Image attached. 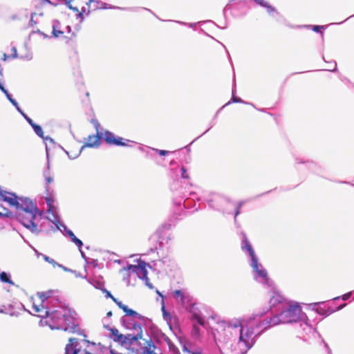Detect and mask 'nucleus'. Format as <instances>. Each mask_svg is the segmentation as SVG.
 <instances>
[{
  "mask_svg": "<svg viewBox=\"0 0 354 354\" xmlns=\"http://www.w3.org/2000/svg\"><path fill=\"white\" fill-rule=\"evenodd\" d=\"M119 308H121V309H122V310H124V312H125V313H126V312L127 311V310L129 309L128 306H126V305H124V304H122V305H121Z\"/></svg>",
  "mask_w": 354,
  "mask_h": 354,
  "instance_id": "nucleus-54",
  "label": "nucleus"
},
{
  "mask_svg": "<svg viewBox=\"0 0 354 354\" xmlns=\"http://www.w3.org/2000/svg\"><path fill=\"white\" fill-rule=\"evenodd\" d=\"M41 257L44 259L45 261L51 264L54 268L57 266H61V264L58 263L53 259L46 256V254H41Z\"/></svg>",
  "mask_w": 354,
  "mask_h": 354,
  "instance_id": "nucleus-32",
  "label": "nucleus"
},
{
  "mask_svg": "<svg viewBox=\"0 0 354 354\" xmlns=\"http://www.w3.org/2000/svg\"><path fill=\"white\" fill-rule=\"evenodd\" d=\"M122 322L124 325L126 326V328L129 329H135L138 330L140 333L142 332V329L140 326L135 322H131V320H129V318L127 317H122Z\"/></svg>",
  "mask_w": 354,
  "mask_h": 354,
  "instance_id": "nucleus-24",
  "label": "nucleus"
},
{
  "mask_svg": "<svg viewBox=\"0 0 354 354\" xmlns=\"http://www.w3.org/2000/svg\"><path fill=\"white\" fill-rule=\"evenodd\" d=\"M35 254L37 256V257H41V253L39 252L38 251L35 250Z\"/></svg>",
  "mask_w": 354,
  "mask_h": 354,
  "instance_id": "nucleus-63",
  "label": "nucleus"
},
{
  "mask_svg": "<svg viewBox=\"0 0 354 354\" xmlns=\"http://www.w3.org/2000/svg\"><path fill=\"white\" fill-rule=\"evenodd\" d=\"M12 58H17V49L15 47H12Z\"/></svg>",
  "mask_w": 354,
  "mask_h": 354,
  "instance_id": "nucleus-51",
  "label": "nucleus"
},
{
  "mask_svg": "<svg viewBox=\"0 0 354 354\" xmlns=\"http://www.w3.org/2000/svg\"><path fill=\"white\" fill-rule=\"evenodd\" d=\"M234 93H235V86L232 88V97L231 100L229 101L227 103H226L223 106V107L229 105L232 102H240V103L243 102L241 98L234 97Z\"/></svg>",
  "mask_w": 354,
  "mask_h": 354,
  "instance_id": "nucleus-36",
  "label": "nucleus"
},
{
  "mask_svg": "<svg viewBox=\"0 0 354 354\" xmlns=\"http://www.w3.org/2000/svg\"><path fill=\"white\" fill-rule=\"evenodd\" d=\"M99 345L86 339L70 338L64 354H99Z\"/></svg>",
  "mask_w": 354,
  "mask_h": 354,
  "instance_id": "nucleus-6",
  "label": "nucleus"
},
{
  "mask_svg": "<svg viewBox=\"0 0 354 354\" xmlns=\"http://www.w3.org/2000/svg\"><path fill=\"white\" fill-rule=\"evenodd\" d=\"M131 317L132 318H136L138 319H141L142 317L138 314L137 312L134 311L132 309L129 308L127 311L126 312V316L125 317Z\"/></svg>",
  "mask_w": 354,
  "mask_h": 354,
  "instance_id": "nucleus-30",
  "label": "nucleus"
},
{
  "mask_svg": "<svg viewBox=\"0 0 354 354\" xmlns=\"http://www.w3.org/2000/svg\"><path fill=\"white\" fill-rule=\"evenodd\" d=\"M26 198V197H18L15 194L12 192L0 190V202H6L10 207H15L16 210Z\"/></svg>",
  "mask_w": 354,
  "mask_h": 354,
  "instance_id": "nucleus-11",
  "label": "nucleus"
},
{
  "mask_svg": "<svg viewBox=\"0 0 354 354\" xmlns=\"http://www.w3.org/2000/svg\"><path fill=\"white\" fill-rule=\"evenodd\" d=\"M6 310L8 312H16L14 310L12 305L8 306V307L6 308Z\"/></svg>",
  "mask_w": 354,
  "mask_h": 354,
  "instance_id": "nucleus-52",
  "label": "nucleus"
},
{
  "mask_svg": "<svg viewBox=\"0 0 354 354\" xmlns=\"http://www.w3.org/2000/svg\"><path fill=\"white\" fill-rule=\"evenodd\" d=\"M119 308H121V309H122V310H124V312H125V313H126V312L127 311V310L129 309L128 306H126V305H124V304H122V305H121Z\"/></svg>",
  "mask_w": 354,
  "mask_h": 354,
  "instance_id": "nucleus-55",
  "label": "nucleus"
},
{
  "mask_svg": "<svg viewBox=\"0 0 354 354\" xmlns=\"http://www.w3.org/2000/svg\"><path fill=\"white\" fill-rule=\"evenodd\" d=\"M171 261L169 256H165L160 259L152 261V263L155 269L164 270L171 266Z\"/></svg>",
  "mask_w": 354,
  "mask_h": 354,
  "instance_id": "nucleus-19",
  "label": "nucleus"
},
{
  "mask_svg": "<svg viewBox=\"0 0 354 354\" xmlns=\"http://www.w3.org/2000/svg\"><path fill=\"white\" fill-rule=\"evenodd\" d=\"M96 8H97L98 7H96ZM100 8H104V9H120V10H127L128 9V8H122L120 7L109 6L108 4H106L105 3H102L101 6Z\"/></svg>",
  "mask_w": 354,
  "mask_h": 354,
  "instance_id": "nucleus-39",
  "label": "nucleus"
},
{
  "mask_svg": "<svg viewBox=\"0 0 354 354\" xmlns=\"http://www.w3.org/2000/svg\"><path fill=\"white\" fill-rule=\"evenodd\" d=\"M86 263L87 264H91V265H92L94 267H97V261L96 259H91L89 261H88V260H87Z\"/></svg>",
  "mask_w": 354,
  "mask_h": 354,
  "instance_id": "nucleus-48",
  "label": "nucleus"
},
{
  "mask_svg": "<svg viewBox=\"0 0 354 354\" xmlns=\"http://www.w3.org/2000/svg\"><path fill=\"white\" fill-rule=\"evenodd\" d=\"M243 204H244V201H240L237 204V205L236 207V209H235V213H234V218L235 219L237 217V216L241 213V208L243 205Z\"/></svg>",
  "mask_w": 354,
  "mask_h": 354,
  "instance_id": "nucleus-40",
  "label": "nucleus"
},
{
  "mask_svg": "<svg viewBox=\"0 0 354 354\" xmlns=\"http://www.w3.org/2000/svg\"><path fill=\"white\" fill-rule=\"evenodd\" d=\"M300 327L302 328L304 331L303 338L304 340H307L308 336L315 335L317 332L315 328L309 324L308 319L307 316L305 317L304 320H301L299 322Z\"/></svg>",
  "mask_w": 354,
  "mask_h": 354,
  "instance_id": "nucleus-18",
  "label": "nucleus"
},
{
  "mask_svg": "<svg viewBox=\"0 0 354 354\" xmlns=\"http://www.w3.org/2000/svg\"><path fill=\"white\" fill-rule=\"evenodd\" d=\"M187 310L192 315V319L196 321L199 325L203 326L205 324V319L203 317L200 310L195 304L191 302L184 306Z\"/></svg>",
  "mask_w": 354,
  "mask_h": 354,
  "instance_id": "nucleus-16",
  "label": "nucleus"
},
{
  "mask_svg": "<svg viewBox=\"0 0 354 354\" xmlns=\"http://www.w3.org/2000/svg\"><path fill=\"white\" fill-rule=\"evenodd\" d=\"M161 310L162 312L163 319L167 322V324L169 325H171L174 318L171 315V314L166 310L165 306V303H164L163 301H162V305Z\"/></svg>",
  "mask_w": 354,
  "mask_h": 354,
  "instance_id": "nucleus-27",
  "label": "nucleus"
},
{
  "mask_svg": "<svg viewBox=\"0 0 354 354\" xmlns=\"http://www.w3.org/2000/svg\"><path fill=\"white\" fill-rule=\"evenodd\" d=\"M120 272L122 274V279L126 282L127 285H131V278L133 277L134 279V274L127 275L124 272H121V270Z\"/></svg>",
  "mask_w": 354,
  "mask_h": 354,
  "instance_id": "nucleus-35",
  "label": "nucleus"
},
{
  "mask_svg": "<svg viewBox=\"0 0 354 354\" xmlns=\"http://www.w3.org/2000/svg\"><path fill=\"white\" fill-rule=\"evenodd\" d=\"M117 305L120 307L121 305H122V303L121 301H118L116 299L114 301Z\"/></svg>",
  "mask_w": 354,
  "mask_h": 354,
  "instance_id": "nucleus-62",
  "label": "nucleus"
},
{
  "mask_svg": "<svg viewBox=\"0 0 354 354\" xmlns=\"http://www.w3.org/2000/svg\"><path fill=\"white\" fill-rule=\"evenodd\" d=\"M45 142V145H46V158H48L49 157V146L48 145H55V142L54 141V140L53 138H51L49 136H44V138H42Z\"/></svg>",
  "mask_w": 354,
  "mask_h": 354,
  "instance_id": "nucleus-29",
  "label": "nucleus"
},
{
  "mask_svg": "<svg viewBox=\"0 0 354 354\" xmlns=\"http://www.w3.org/2000/svg\"><path fill=\"white\" fill-rule=\"evenodd\" d=\"M296 161L297 163H306V164H308V167H310L316 166L315 164L313 162L301 161V159H299V158H296Z\"/></svg>",
  "mask_w": 354,
  "mask_h": 354,
  "instance_id": "nucleus-43",
  "label": "nucleus"
},
{
  "mask_svg": "<svg viewBox=\"0 0 354 354\" xmlns=\"http://www.w3.org/2000/svg\"><path fill=\"white\" fill-rule=\"evenodd\" d=\"M306 316V315L302 312V309L298 303L288 301L279 314L266 318L270 327H272L279 324L299 323L301 320L305 319Z\"/></svg>",
  "mask_w": 354,
  "mask_h": 354,
  "instance_id": "nucleus-5",
  "label": "nucleus"
},
{
  "mask_svg": "<svg viewBox=\"0 0 354 354\" xmlns=\"http://www.w3.org/2000/svg\"><path fill=\"white\" fill-rule=\"evenodd\" d=\"M31 127H32L35 133L40 138H44V132H43V130H42V128L38 125V124H36L35 123H34L32 125H31Z\"/></svg>",
  "mask_w": 354,
  "mask_h": 354,
  "instance_id": "nucleus-31",
  "label": "nucleus"
},
{
  "mask_svg": "<svg viewBox=\"0 0 354 354\" xmlns=\"http://www.w3.org/2000/svg\"><path fill=\"white\" fill-rule=\"evenodd\" d=\"M53 291L37 292L39 304L32 302L34 315L41 317V326H48L52 330H63L74 333L75 324L74 312L61 304L59 299L52 296Z\"/></svg>",
  "mask_w": 354,
  "mask_h": 354,
  "instance_id": "nucleus-1",
  "label": "nucleus"
},
{
  "mask_svg": "<svg viewBox=\"0 0 354 354\" xmlns=\"http://www.w3.org/2000/svg\"><path fill=\"white\" fill-rule=\"evenodd\" d=\"M15 108H16V109L17 110V111H18L19 113H20V114H21V115H23L25 113H24V112L21 109V108L19 107V105H18L17 106H16Z\"/></svg>",
  "mask_w": 354,
  "mask_h": 354,
  "instance_id": "nucleus-58",
  "label": "nucleus"
},
{
  "mask_svg": "<svg viewBox=\"0 0 354 354\" xmlns=\"http://www.w3.org/2000/svg\"><path fill=\"white\" fill-rule=\"evenodd\" d=\"M325 28V26H313V30L315 31V32H320L321 30H324Z\"/></svg>",
  "mask_w": 354,
  "mask_h": 354,
  "instance_id": "nucleus-47",
  "label": "nucleus"
},
{
  "mask_svg": "<svg viewBox=\"0 0 354 354\" xmlns=\"http://www.w3.org/2000/svg\"><path fill=\"white\" fill-rule=\"evenodd\" d=\"M268 310H263L248 315V319L245 321V325L239 329L238 344L243 353H246L252 348L261 334L270 328L265 317Z\"/></svg>",
  "mask_w": 354,
  "mask_h": 354,
  "instance_id": "nucleus-3",
  "label": "nucleus"
},
{
  "mask_svg": "<svg viewBox=\"0 0 354 354\" xmlns=\"http://www.w3.org/2000/svg\"><path fill=\"white\" fill-rule=\"evenodd\" d=\"M84 279H86L87 281L96 289L102 290L104 288V281L103 278L101 277H94L90 278L85 277Z\"/></svg>",
  "mask_w": 354,
  "mask_h": 354,
  "instance_id": "nucleus-21",
  "label": "nucleus"
},
{
  "mask_svg": "<svg viewBox=\"0 0 354 354\" xmlns=\"http://www.w3.org/2000/svg\"><path fill=\"white\" fill-rule=\"evenodd\" d=\"M8 56L6 54H4V55H3V59L4 61H6V60L8 59Z\"/></svg>",
  "mask_w": 354,
  "mask_h": 354,
  "instance_id": "nucleus-64",
  "label": "nucleus"
},
{
  "mask_svg": "<svg viewBox=\"0 0 354 354\" xmlns=\"http://www.w3.org/2000/svg\"><path fill=\"white\" fill-rule=\"evenodd\" d=\"M200 335H201V334H200V328L196 324H194L193 328H192V336L194 339H198L200 337Z\"/></svg>",
  "mask_w": 354,
  "mask_h": 354,
  "instance_id": "nucleus-34",
  "label": "nucleus"
},
{
  "mask_svg": "<svg viewBox=\"0 0 354 354\" xmlns=\"http://www.w3.org/2000/svg\"><path fill=\"white\" fill-rule=\"evenodd\" d=\"M53 221L55 225H56V229H58V230H59L64 236H67L70 238L71 241L73 243H74L78 248V249L81 253L82 257L86 261H87L88 258L86 257L85 253L81 250V248L83 245L82 241L80 239H79L78 238H77L75 236V235L74 234V233L71 230H68L67 228V227L64 223H62L61 221H59L56 219H54Z\"/></svg>",
  "mask_w": 354,
  "mask_h": 354,
  "instance_id": "nucleus-8",
  "label": "nucleus"
},
{
  "mask_svg": "<svg viewBox=\"0 0 354 354\" xmlns=\"http://www.w3.org/2000/svg\"><path fill=\"white\" fill-rule=\"evenodd\" d=\"M6 306H3L2 308H0V313L3 314H7L12 317H17L19 315V313L18 312H8L6 310Z\"/></svg>",
  "mask_w": 354,
  "mask_h": 354,
  "instance_id": "nucleus-37",
  "label": "nucleus"
},
{
  "mask_svg": "<svg viewBox=\"0 0 354 354\" xmlns=\"http://www.w3.org/2000/svg\"><path fill=\"white\" fill-rule=\"evenodd\" d=\"M17 308L19 310H25L26 311V309L25 308L24 306L22 304H19L17 306Z\"/></svg>",
  "mask_w": 354,
  "mask_h": 354,
  "instance_id": "nucleus-57",
  "label": "nucleus"
},
{
  "mask_svg": "<svg viewBox=\"0 0 354 354\" xmlns=\"http://www.w3.org/2000/svg\"><path fill=\"white\" fill-rule=\"evenodd\" d=\"M351 294H352L351 292L346 293L344 295H342V299L344 301H346V300H347V299H348L350 298V297L351 296Z\"/></svg>",
  "mask_w": 354,
  "mask_h": 354,
  "instance_id": "nucleus-49",
  "label": "nucleus"
},
{
  "mask_svg": "<svg viewBox=\"0 0 354 354\" xmlns=\"http://www.w3.org/2000/svg\"><path fill=\"white\" fill-rule=\"evenodd\" d=\"M207 203L211 208L225 212L227 209L224 206L230 203V201L225 197L217 194H214L212 195L211 198L207 200Z\"/></svg>",
  "mask_w": 354,
  "mask_h": 354,
  "instance_id": "nucleus-12",
  "label": "nucleus"
},
{
  "mask_svg": "<svg viewBox=\"0 0 354 354\" xmlns=\"http://www.w3.org/2000/svg\"><path fill=\"white\" fill-rule=\"evenodd\" d=\"M72 0H66V5L67 7L76 12V18L80 19V21H83L84 16H82V12H80L77 7H74L71 5Z\"/></svg>",
  "mask_w": 354,
  "mask_h": 354,
  "instance_id": "nucleus-25",
  "label": "nucleus"
},
{
  "mask_svg": "<svg viewBox=\"0 0 354 354\" xmlns=\"http://www.w3.org/2000/svg\"><path fill=\"white\" fill-rule=\"evenodd\" d=\"M71 272L74 273V274L75 275L76 277L84 278L86 277V276H84V277L82 276V274L80 272H77V271H75V270L71 271Z\"/></svg>",
  "mask_w": 354,
  "mask_h": 354,
  "instance_id": "nucleus-53",
  "label": "nucleus"
},
{
  "mask_svg": "<svg viewBox=\"0 0 354 354\" xmlns=\"http://www.w3.org/2000/svg\"><path fill=\"white\" fill-rule=\"evenodd\" d=\"M142 280V281H144V282H145V285H146L147 286H148L150 289H153V285L150 283L149 279V278L147 277V276H146V278H143Z\"/></svg>",
  "mask_w": 354,
  "mask_h": 354,
  "instance_id": "nucleus-45",
  "label": "nucleus"
},
{
  "mask_svg": "<svg viewBox=\"0 0 354 354\" xmlns=\"http://www.w3.org/2000/svg\"><path fill=\"white\" fill-rule=\"evenodd\" d=\"M10 214V211L0 204V216L9 217Z\"/></svg>",
  "mask_w": 354,
  "mask_h": 354,
  "instance_id": "nucleus-33",
  "label": "nucleus"
},
{
  "mask_svg": "<svg viewBox=\"0 0 354 354\" xmlns=\"http://www.w3.org/2000/svg\"><path fill=\"white\" fill-rule=\"evenodd\" d=\"M151 149L153 151H156V153H158L160 156H165V155H167L171 153L169 151H166V150H160V149H153V148H152Z\"/></svg>",
  "mask_w": 354,
  "mask_h": 354,
  "instance_id": "nucleus-41",
  "label": "nucleus"
},
{
  "mask_svg": "<svg viewBox=\"0 0 354 354\" xmlns=\"http://www.w3.org/2000/svg\"><path fill=\"white\" fill-rule=\"evenodd\" d=\"M10 102H11V104H12L15 107H16V106H17L19 105V104H18V103H17V102L14 98H12V100H11Z\"/></svg>",
  "mask_w": 354,
  "mask_h": 354,
  "instance_id": "nucleus-56",
  "label": "nucleus"
},
{
  "mask_svg": "<svg viewBox=\"0 0 354 354\" xmlns=\"http://www.w3.org/2000/svg\"><path fill=\"white\" fill-rule=\"evenodd\" d=\"M111 335L114 341L118 342L122 345L129 344L132 341H136L138 339V337L132 335H123L122 334H120L119 330L116 328L111 329Z\"/></svg>",
  "mask_w": 354,
  "mask_h": 354,
  "instance_id": "nucleus-15",
  "label": "nucleus"
},
{
  "mask_svg": "<svg viewBox=\"0 0 354 354\" xmlns=\"http://www.w3.org/2000/svg\"><path fill=\"white\" fill-rule=\"evenodd\" d=\"M121 272H124L127 275L134 274V280L136 277L142 279L147 276L146 263L144 261H140L138 265H128L122 268Z\"/></svg>",
  "mask_w": 354,
  "mask_h": 354,
  "instance_id": "nucleus-9",
  "label": "nucleus"
},
{
  "mask_svg": "<svg viewBox=\"0 0 354 354\" xmlns=\"http://www.w3.org/2000/svg\"><path fill=\"white\" fill-rule=\"evenodd\" d=\"M98 127H99V124H97L95 127H96L97 131H98V130H97ZM100 138H101V136L98 132L97 133L96 135L89 136L88 137L87 140L85 142V144L81 147L80 151L73 156H71L69 154V152L67 151L66 150L64 149L62 147L59 146V147L62 148L64 151V152L67 154L68 157L70 159L73 160V159L77 158L80 155V153H82V150L84 148H86V147H91V148L98 147L100 145Z\"/></svg>",
  "mask_w": 354,
  "mask_h": 354,
  "instance_id": "nucleus-10",
  "label": "nucleus"
},
{
  "mask_svg": "<svg viewBox=\"0 0 354 354\" xmlns=\"http://www.w3.org/2000/svg\"><path fill=\"white\" fill-rule=\"evenodd\" d=\"M156 293H157L160 297H162V301H164V297H163V295H162V293H161V292H159V290H156Z\"/></svg>",
  "mask_w": 354,
  "mask_h": 354,
  "instance_id": "nucleus-61",
  "label": "nucleus"
},
{
  "mask_svg": "<svg viewBox=\"0 0 354 354\" xmlns=\"http://www.w3.org/2000/svg\"><path fill=\"white\" fill-rule=\"evenodd\" d=\"M311 306H313V309L315 310L318 314L324 316H328L336 310L342 309L346 306V304L340 305L336 309L331 308L330 306H328L324 302L313 303L311 304Z\"/></svg>",
  "mask_w": 354,
  "mask_h": 354,
  "instance_id": "nucleus-14",
  "label": "nucleus"
},
{
  "mask_svg": "<svg viewBox=\"0 0 354 354\" xmlns=\"http://www.w3.org/2000/svg\"><path fill=\"white\" fill-rule=\"evenodd\" d=\"M46 201L48 207L46 217L44 216L43 212L28 198L16 210L17 221L35 235L42 232L49 234L58 230L53 221L56 219L60 221L56 209L53 206V201L50 198H47Z\"/></svg>",
  "mask_w": 354,
  "mask_h": 354,
  "instance_id": "nucleus-2",
  "label": "nucleus"
},
{
  "mask_svg": "<svg viewBox=\"0 0 354 354\" xmlns=\"http://www.w3.org/2000/svg\"><path fill=\"white\" fill-rule=\"evenodd\" d=\"M173 295L176 301L180 302L183 306L191 302L190 296L181 290L174 291Z\"/></svg>",
  "mask_w": 354,
  "mask_h": 354,
  "instance_id": "nucleus-20",
  "label": "nucleus"
},
{
  "mask_svg": "<svg viewBox=\"0 0 354 354\" xmlns=\"http://www.w3.org/2000/svg\"><path fill=\"white\" fill-rule=\"evenodd\" d=\"M337 68V64L335 62L333 63V68H328V71H333L336 69Z\"/></svg>",
  "mask_w": 354,
  "mask_h": 354,
  "instance_id": "nucleus-60",
  "label": "nucleus"
},
{
  "mask_svg": "<svg viewBox=\"0 0 354 354\" xmlns=\"http://www.w3.org/2000/svg\"><path fill=\"white\" fill-rule=\"evenodd\" d=\"M254 1L259 4V6L266 8L267 12L273 17L279 16L280 17V14L277 11V10L272 6H270L268 2L264 0H254Z\"/></svg>",
  "mask_w": 354,
  "mask_h": 354,
  "instance_id": "nucleus-22",
  "label": "nucleus"
},
{
  "mask_svg": "<svg viewBox=\"0 0 354 354\" xmlns=\"http://www.w3.org/2000/svg\"><path fill=\"white\" fill-rule=\"evenodd\" d=\"M241 249L248 258L249 264L252 269L254 279L261 283L265 288L271 287L273 282L268 277L267 270L259 262V258L245 234H243L242 237Z\"/></svg>",
  "mask_w": 354,
  "mask_h": 354,
  "instance_id": "nucleus-4",
  "label": "nucleus"
},
{
  "mask_svg": "<svg viewBox=\"0 0 354 354\" xmlns=\"http://www.w3.org/2000/svg\"><path fill=\"white\" fill-rule=\"evenodd\" d=\"M24 119L27 121V122L31 126L35 122L32 121V120L29 118L26 113H24L23 115H22Z\"/></svg>",
  "mask_w": 354,
  "mask_h": 354,
  "instance_id": "nucleus-46",
  "label": "nucleus"
},
{
  "mask_svg": "<svg viewBox=\"0 0 354 354\" xmlns=\"http://www.w3.org/2000/svg\"><path fill=\"white\" fill-rule=\"evenodd\" d=\"M270 288V298L269 301L270 308L272 312L281 311V308L288 301L275 288L274 285Z\"/></svg>",
  "mask_w": 354,
  "mask_h": 354,
  "instance_id": "nucleus-7",
  "label": "nucleus"
},
{
  "mask_svg": "<svg viewBox=\"0 0 354 354\" xmlns=\"http://www.w3.org/2000/svg\"><path fill=\"white\" fill-rule=\"evenodd\" d=\"M11 276L9 273L6 272H0V280L3 283H7L12 286H14V282L10 279Z\"/></svg>",
  "mask_w": 354,
  "mask_h": 354,
  "instance_id": "nucleus-28",
  "label": "nucleus"
},
{
  "mask_svg": "<svg viewBox=\"0 0 354 354\" xmlns=\"http://www.w3.org/2000/svg\"><path fill=\"white\" fill-rule=\"evenodd\" d=\"M180 172H181V177L185 179L189 178V176L187 174V170L184 167H182L180 168Z\"/></svg>",
  "mask_w": 354,
  "mask_h": 354,
  "instance_id": "nucleus-44",
  "label": "nucleus"
},
{
  "mask_svg": "<svg viewBox=\"0 0 354 354\" xmlns=\"http://www.w3.org/2000/svg\"><path fill=\"white\" fill-rule=\"evenodd\" d=\"M101 290L105 294V297L106 298H111L113 301H115V298H114L111 292L106 288H103Z\"/></svg>",
  "mask_w": 354,
  "mask_h": 354,
  "instance_id": "nucleus-42",
  "label": "nucleus"
},
{
  "mask_svg": "<svg viewBox=\"0 0 354 354\" xmlns=\"http://www.w3.org/2000/svg\"><path fill=\"white\" fill-rule=\"evenodd\" d=\"M0 90L6 95L7 99L10 101L12 100V95L9 93L7 89L5 88L3 84L0 82Z\"/></svg>",
  "mask_w": 354,
  "mask_h": 354,
  "instance_id": "nucleus-38",
  "label": "nucleus"
},
{
  "mask_svg": "<svg viewBox=\"0 0 354 354\" xmlns=\"http://www.w3.org/2000/svg\"><path fill=\"white\" fill-rule=\"evenodd\" d=\"M101 138L109 145L115 146H128L127 142H131L129 140H124L122 137L116 136L109 131H105L100 135Z\"/></svg>",
  "mask_w": 354,
  "mask_h": 354,
  "instance_id": "nucleus-13",
  "label": "nucleus"
},
{
  "mask_svg": "<svg viewBox=\"0 0 354 354\" xmlns=\"http://www.w3.org/2000/svg\"><path fill=\"white\" fill-rule=\"evenodd\" d=\"M59 268H62L64 271H66V272H71L73 271L72 270L69 269V268H66L65 266L61 265V266H59Z\"/></svg>",
  "mask_w": 354,
  "mask_h": 354,
  "instance_id": "nucleus-59",
  "label": "nucleus"
},
{
  "mask_svg": "<svg viewBox=\"0 0 354 354\" xmlns=\"http://www.w3.org/2000/svg\"><path fill=\"white\" fill-rule=\"evenodd\" d=\"M43 175L46 181V183L47 185L50 184L53 182V176L51 173L50 168V161L49 158H47V163H46V167L44 169L43 172Z\"/></svg>",
  "mask_w": 354,
  "mask_h": 354,
  "instance_id": "nucleus-23",
  "label": "nucleus"
},
{
  "mask_svg": "<svg viewBox=\"0 0 354 354\" xmlns=\"http://www.w3.org/2000/svg\"><path fill=\"white\" fill-rule=\"evenodd\" d=\"M170 349L174 352V353L180 354V352L177 347H176L174 346H170Z\"/></svg>",
  "mask_w": 354,
  "mask_h": 354,
  "instance_id": "nucleus-50",
  "label": "nucleus"
},
{
  "mask_svg": "<svg viewBox=\"0 0 354 354\" xmlns=\"http://www.w3.org/2000/svg\"><path fill=\"white\" fill-rule=\"evenodd\" d=\"M248 319V315L243 317L241 318H236L230 320L229 322L222 321L219 323L221 327L223 328V330H227L230 328H241L242 326L245 325V321Z\"/></svg>",
  "mask_w": 354,
  "mask_h": 354,
  "instance_id": "nucleus-17",
  "label": "nucleus"
},
{
  "mask_svg": "<svg viewBox=\"0 0 354 354\" xmlns=\"http://www.w3.org/2000/svg\"><path fill=\"white\" fill-rule=\"evenodd\" d=\"M63 34V32L60 30V23L54 20L53 21V35L55 37H58Z\"/></svg>",
  "mask_w": 354,
  "mask_h": 354,
  "instance_id": "nucleus-26",
  "label": "nucleus"
}]
</instances>
